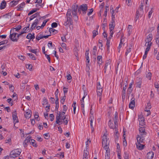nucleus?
I'll use <instances>...</instances> for the list:
<instances>
[{
    "label": "nucleus",
    "mask_w": 159,
    "mask_h": 159,
    "mask_svg": "<svg viewBox=\"0 0 159 159\" xmlns=\"http://www.w3.org/2000/svg\"><path fill=\"white\" fill-rule=\"evenodd\" d=\"M43 102V105L48 104V102L47 99L45 98H44Z\"/></svg>",
    "instance_id": "obj_44"
},
{
    "label": "nucleus",
    "mask_w": 159,
    "mask_h": 159,
    "mask_svg": "<svg viewBox=\"0 0 159 159\" xmlns=\"http://www.w3.org/2000/svg\"><path fill=\"white\" fill-rule=\"evenodd\" d=\"M20 155V152L19 149H16L12 151L10 153V156L11 157H16Z\"/></svg>",
    "instance_id": "obj_4"
},
{
    "label": "nucleus",
    "mask_w": 159,
    "mask_h": 159,
    "mask_svg": "<svg viewBox=\"0 0 159 159\" xmlns=\"http://www.w3.org/2000/svg\"><path fill=\"white\" fill-rule=\"evenodd\" d=\"M37 16H39V13L38 12H37L35 14L31 16L30 17V21L32 20L34 18L36 17Z\"/></svg>",
    "instance_id": "obj_21"
},
{
    "label": "nucleus",
    "mask_w": 159,
    "mask_h": 159,
    "mask_svg": "<svg viewBox=\"0 0 159 159\" xmlns=\"http://www.w3.org/2000/svg\"><path fill=\"white\" fill-rule=\"evenodd\" d=\"M144 140L143 137H140L139 135H137V142L136 143L137 148L139 150H142L144 147V145L140 143H143Z\"/></svg>",
    "instance_id": "obj_1"
},
{
    "label": "nucleus",
    "mask_w": 159,
    "mask_h": 159,
    "mask_svg": "<svg viewBox=\"0 0 159 159\" xmlns=\"http://www.w3.org/2000/svg\"><path fill=\"white\" fill-rule=\"evenodd\" d=\"M6 2L5 1H2L1 2L0 5V8L1 9H4L5 7H6Z\"/></svg>",
    "instance_id": "obj_20"
},
{
    "label": "nucleus",
    "mask_w": 159,
    "mask_h": 159,
    "mask_svg": "<svg viewBox=\"0 0 159 159\" xmlns=\"http://www.w3.org/2000/svg\"><path fill=\"white\" fill-rule=\"evenodd\" d=\"M66 96L64 95V96H63L62 99H61V102L62 103V104H63L64 103V102H65V99H66Z\"/></svg>",
    "instance_id": "obj_58"
},
{
    "label": "nucleus",
    "mask_w": 159,
    "mask_h": 159,
    "mask_svg": "<svg viewBox=\"0 0 159 159\" xmlns=\"http://www.w3.org/2000/svg\"><path fill=\"white\" fill-rule=\"evenodd\" d=\"M30 137H27L24 141L23 143V145L25 147H26L27 145V143L30 142Z\"/></svg>",
    "instance_id": "obj_16"
},
{
    "label": "nucleus",
    "mask_w": 159,
    "mask_h": 159,
    "mask_svg": "<svg viewBox=\"0 0 159 159\" xmlns=\"http://www.w3.org/2000/svg\"><path fill=\"white\" fill-rule=\"evenodd\" d=\"M29 142L30 143V144L33 147H37V145L36 143L35 140L34 139H30V142Z\"/></svg>",
    "instance_id": "obj_17"
},
{
    "label": "nucleus",
    "mask_w": 159,
    "mask_h": 159,
    "mask_svg": "<svg viewBox=\"0 0 159 159\" xmlns=\"http://www.w3.org/2000/svg\"><path fill=\"white\" fill-rule=\"evenodd\" d=\"M40 19H36L34 21V22L32 23L31 27L30 28V30H32L34 29H35V27L37 25L38 22L40 20Z\"/></svg>",
    "instance_id": "obj_12"
},
{
    "label": "nucleus",
    "mask_w": 159,
    "mask_h": 159,
    "mask_svg": "<svg viewBox=\"0 0 159 159\" xmlns=\"http://www.w3.org/2000/svg\"><path fill=\"white\" fill-rule=\"evenodd\" d=\"M39 10V8H34L32 9L28 14V15L30 16L33 14L34 13L37 11Z\"/></svg>",
    "instance_id": "obj_26"
},
{
    "label": "nucleus",
    "mask_w": 159,
    "mask_h": 159,
    "mask_svg": "<svg viewBox=\"0 0 159 159\" xmlns=\"http://www.w3.org/2000/svg\"><path fill=\"white\" fill-rule=\"evenodd\" d=\"M43 35L41 34H38L37 35L36 37V39L39 40L41 39H43Z\"/></svg>",
    "instance_id": "obj_34"
},
{
    "label": "nucleus",
    "mask_w": 159,
    "mask_h": 159,
    "mask_svg": "<svg viewBox=\"0 0 159 159\" xmlns=\"http://www.w3.org/2000/svg\"><path fill=\"white\" fill-rule=\"evenodd\" d=\"M46 57L48 59V62L50 63L51 62L50 57L49 55H47L46 54H45Z\"/></svg>",
    "instance_id": "obj_61"
},
{
    "label": "nucleus",
    "mask_w": 159,
    "mask_h": 159,
    "mask_svg": "<svg viewBox=\"0 0 159 159\" xmlns=\"http://www.w3.org/2000/svg\"><path fill=\"white\" fill-rule=\"evenodd\" d=\"M20 36V34H18L16 32H14L11 34V33L9 38L13 41H17Z\"/></svg>",
    "instance_id": "obj_3"
},
{
    "label": "nucleus",
    "mask_w": 159,
    "mask_h": 159,
    "mask_svg": "<svg viewBox=\"0 0 159 159\" xmlns=\"http://www.w3.org/2000/svg\"><path fill=\"white\" fill-rule=\"evenodd\" d=\"M78 8V5H74L72 6V11H77V9Z\"/></svg>",
    "instance_id": "obj_33"
},
{
    "label": "nucleus",
    "mask_w": 159,
    "mask_h": 159,
    "mask_svg": "<svg viewBox=\"0 0 159 159\" xmlns=\"http://www.w3.org/2000/svg\"><path fill=\"white\" fill-rule=\"evenodd\" d=\"M147 159H152L154 156V153L153 152H149L147 154Z\"/></svg>",
    "instance_id": "obj_14"
},
{
    "label": "nucleus",
    "mask_w": 159,
    "mask_h": 159,
    "mask_svg": "<svg viewBox=\"0 0 159 159\" xmlns=\"http://www.w3.org/2000/svg\"><path fill=\"white\" fill-rule=\"evenodd\" d=\"M32 66L31 64H27L26 65V68L29 69L30 71L32 70Z\"/></svg>",
    "instance_id": "obj_36"
},
{
    "label": "nucleus",
    "mask_w": 159,
    "mask_h": 159,
    "mask_svg": "<svg viewBox=\"0 0 159 159\" xmlns=\"http://www.w3.org/2000/svg\"><path fill=\"white\" fill-rule=\"evenodd\" d=\"M97 89H102V88L99 82L97 83Z\"/></svg>",
    "instance_id": "obj_45"
},
{
    "label": "nucleus",
    "mask_w": 159,
    "mask_h": 159,
    "mask_svg": "<svg viewBox=\"0 0 159 159\" xmlns=\"http://www.w3.org/2000/svg\"><path fill=\"white\" fill-rule=\"evenodd\" d=\"M153 12V8H152L151 10V11L149 12L148 17L149 18H150L151 17V15Z\"/></svg>",
    "instance_id": "obj_53"
},
{
    "label": "nucleus",
    "mask_w": 159,
    "mask_h": 159,
    "mask_svg": "<svg viewBox=\"0 0 159 159\" xmlns=\"http://www.w3.org/2000/svg\"><path fill=\"white\" fill-rule=\"evenodd\" d=\"M87 149H84V150L83 157H87L88 156L89 154V152L87 151Z\"/></svg>",
    "instance_id": "obj_28"
},
{
    "label": "nucleus",
    "mask_w": 159,
    "mask_h": 159,
    "mask_svg": "<svg viewBox=\"0 0 159 159\" xmlns=\"http://www.w3.org/2000/svg\"><path fill=\"white\" fill-rule=\"evenodd\" d=\"M102 145L104 146V148L105 149H107L108 148V145H109V141L107 139V137L106 136L104 135L102 141Z\"/></svg>",
    "instance_id": "obj_2"
},
{
    "label": "nucleus",
    "mask_w": 159,
    "mask_h": 159,
    "mask_svg": "<svg viewBox=\"0 0 159 159\" xmlns=\"http://www.w3.org/2000/svg\"><path fill=\"white\" fill-rule=\"evenodd\" d=\"M140 128L139 129V135L140 136V137H143L144 138V137L145 135H146L147 133L145 132V128L144 127H141V126H139Z\"/></svg>",
    "instance_id": "obj_7"
},
{
    "label": "nucleus",
    "mask_w": 159,
    "mask_h": 159,
    "mask_svg": "<svg viewBox=\"0 0 159 159\" xmlns=\"http://www.w3.org/2000/svg\"><path fill=\"white\" fill-rule=\"evenodd\" d=\"M139 81L137 83L136 87L140 88L141 84L142 82L140 80V79H139Z\"/></svg>",
    "instance_id": "obj_43"
},
{
    "label": "nucleus",
    "mask_w": 159,
    "mask_h": 159,
    "mask_svg": "<svg viewBox=\"0 0 159 159\" xmlns=\"http://www.w3.org/2000/svg\"><path fill=\"white\" fill-rule=\"evenodd\" d=\"M98 63L99 65H101L102 63V57L101 56H98L97 57Z\"/></svg>",
    "instance_id": "obj_19"
},
{
    "label": "nucleus",
    "mask_w": 159,
    "mask_h": 159,
    "mask_svg": "<svg viewBox=\"0 0 159 159\" xmlns=\"http://www.w3.org/2000/svg\"><path fill=\"white\" fill-rule=\"evenodd\" d=\"M126 90H122V98L123 100L125 99V95H126Z\"/></svg>",
    "instance_id": "obj_30"
},
{
    "label": "nucleus",
    "mask_w": 159,
    "mask_h": 159,
    "mask_svg": "<svg viewBox=\"0 0 159 159\" xmlns=\"http://www.w3.org/2000/svg\"><path fill=\"white\" fill-rule=\"evenodd\" d=\"M111 69L110 63L109 61L106 62L105 66L104 68V73H105L107 71H109Z\"/></svg>",
    "instance_id": "obj_8"
},
{
    "label": "nucleus",
    "mask_w": 159,
    "mask_h": 159,
    "mask_svg": "<svg viewBox=\"0 0 159 159\" xmlns=\"http://www.w3.org/2000/svg\"><path fill=\"white\" fill-rule=\"evenodd\" d=\"M27 39H32V34L31 33H29L26 36Z\"/></svg>",
    "instance_id": "obj_55"
},
{
    "label": "nucleus",
    "mask_w": 159,
    "mask_h": 159,
    "mask_svg": "<svg viewBox=\"0 0 159 159\" xmlns=\"http://www.w3.org/2000/svg\"><path fill=\"white\" fill-rule=\"evenodd\" d=\"M138 10L139 11H140V14H143V7H139V9Z\"/></svg>",
    "instance_id": "obj_62"
},
{
    "label": "nucleus",
    "mask_w": 159,
    "mask_h": 159,
    "mask_svg": "<svg viewBox=\"0 0 159 159\" xmlns=\"http://www.w3.org/2000/svg\"><path fill=\"white\" fill-rule=\"evenodd\" d=\"M152 39V34H149L147 38L146 39L145 41V42H151V41Z\"/></svg>",
    "instance_id": "obj_15"
},
{
    "label": "nucleus",
    "mask_w": 159,
    "mask_h": 159,
    "mask_svg": "<svg viewBox=\"0 0 159 159\" xmlns=\"http://www.w3.org/2000/svg\"><path fill=\"white\" fill-rule=\"evenodd\" d=\"M74 52L76 57L78 56V49L77 48H75L74 49Z\"/></svg>",
    "instance_id": "obj_54"
},
{
    "label": "nucleus",
    "mask_w": 159,
    "mask_h": 159,
    "mask_svg": "<svg viewBox=\"0 0 159 159\" xmlns=\"http://www.w3.org/2000/svg\"><path fill=\"white\" fill-rule=\"evenodd\" d=\"M5 143H8L10 144H11V139L10 138H8V139H6L5 141Z\"/></svg>",
    "instance_id": "obj_46"
},
{
    "label": "nucleus",
    "mask_w": 159,
    "mask_h": 159,
    "mask_svg": "<svg viewBox=\"0 0 159 159\" xmlns=\"http://www.w3.org/2000/svg\"><path fill=\"white\" fill-rule=\"evenodd\" d=\"M61 46L64 49L67 50L66 48V45L65 43H62L61 44Z\"/></svg>",
    "instance_id": "obj_60"
},
{
    "label": "nucleus",
    "mask_w": 159,
    "mask_h": 159,
    "mask_svg": "<svg viewBox=\"0 0 159 159\" xmlns=\"http://www.w3.org/2000/svg\"><path fill=\"white\" fill-rule=\"evenodd\" d=\"M57 26V24L56 22H53L51 26L52 27V28H56Z\"/></svg>",
    "instance_id": "obj_57"
},
{
    "label": "nucleus",
    "mask_w": 159,
    "mask_h": 159,
    "mask_svg": "<svg viewBox=\"0 0 159 159\" xmlns=\"http://www.w3.org/2000/svg\"><path fill=\"white\" fill-rule=\"evenodd\" d=\"M28 55L30 57V58L33 60H36V58L34 56L32 53H28Z\"/></svg>",
    "instance_id": "obj_31"
},
{
    "label": "nucleus",
    "mask_w": 159,
    "mask_h": 159,
    "mask_svg": "<svg viewBox=\"0 0 159 159\" xmlns=\"http://www.w3.org/2000/svg\"><path fill=\"white\" fill-rule=\"evenodd\" d=\"M59 113H58L56 117V124L60 125V123L62 122L60 120H61V117H62V114L60 112H59Z\"/></svg>",
    "instance_id": "obj_9"
},
{
    "label": "nucleus",
    "mask_w": 159,
    "mask_h": 159,
    "mask_svg": "<svg viewBox=\"0 0 159 159\" xmlns=\"http://www.w3.org/2000/svg\"><path fill=\"white\" fill-rule=\"evenodd\" d=\"M89 51H86V53H85V58L86 59V61L88 62V63H89Z\"/></svg>",
    "instance_id": "obj_27"
},
{
    "label": "nucleus",
    "mask_w": 159,
    "mask_h": 159,
    "mask_svg": "<svg viewBox=\"0 0 159 159\" xmlns=\"http://www.w3.org/2000/svg\"><path fill=\"white\" fill-rule=\"evenodd\" d=\"M88 9L87 6L86 4H84L81 5L78 8V11L80 13H81V11L83 12V14L84 15L86 14V11Z\"/></svg>",
    "instance_id": "obj_5"
},
{
    "label": "nucleus",
    "mask_w": 159,
    "mask_h": 159,
    "mask_svg": "<svg viewBox=\"0 0 159 159\" xmlns=\"http://www.w3.org/2000/svg\"><path fill=\"white\" fill-rule=\"evenodd\" d=\"M106 39L107 40L106 45H107V48H109L110 44V40L108 39Z\"/></svg>",
    "instance_id": "obj_59"
},
{
    "label": "nucleus",
    "mask_w": 159,
    "mask_h": 159,
    "mask_svg": "<svg viewBox=\"0 0 159 159\" xmlns=\"http://www.w3.org/2000/svg\"><path fill=\"white\" fill-rule=\"evenodd\" d=\"M49 31L51 33V32H52L53 34H56L58 33V31L57 30H55L54 29L52 28H50L49 29Z\"/></svg>",
    "instance_id": "obj_22"
},
{
    "label": "nucleus",
    "mask_w": 159,
    "mask_h": 159,
    "mask_svg": "<svg viewBox=\"0 0 159 159\" xmlns=\"http://www.w3.org/2000/svg\"><path fill=\"white\" fill-rule=\"evenodd\" d=\"M49 117L50 119V120L51 121H53L54 119V116L53 114H52L50 115Z\"/></svg>",
    "instance_id": "obj_47"
},
{
    "label": "nucleus",
    "mask_w": 159,
    "mask_h": 159,
    "mask_svg": "<svg viewBox=\"0 0 159 159\" xmlns=\"http://www.w3.org/2000/svg\"><path fill=\"white\" fill-rule=\"evenodd\" d=\"M152 76V74L150 72H148L147 74L146 75V77L149 80L151 79Z\"/></svg>",
    "instance_id": "obj_50"
},
{
    "label": "nucleus",
    "mask_w": 159,
    "mask_h": 159,
    "mask_svg": "<svg viewBox=\"0 0 159 159\" xmlns=\"http://www.w3.org/2000/svg\"><path fill=\"white\" fill-rule=\"evenodd\" d=\"M20 30V25H18L17 26V27L16 28H14L13 29H11V32L13 30L14 31V30L15 31H18L19 30Z\"/></svg>",
    "instance_id": "obj_32"
},
{
    "label": "nucleus",
    "mask_w": 159,
    "mask_h": 159,
    "mask_svg": "<svg viewBox=\"0 0 159 159\" xmlns=\"http://www.w3.org/2000/svg\"><path fill=\"white\" fill-rule=\"evenodd\" d=\"M71 10L70 9H68L66 15L67 18L69 17V18H71L72 16L71 15Z\"/></svg>",
    "instance_id": "obj_23"
},
{
    "label": "nucleus",
    "mask_w": 159,
    "mask_h": 159,
    "mask_svg": "<svg viewBox=\"0 0 159 159\" xmlns=\"http://www.w3.org/2000/svg\"><path fill=\"white\" fill-rule=\"evenodd\" d=\"M93 36L94 38L97 34H98V32L97 30H94L93 31Z\"/></svg>",
    "instance_id": "obj_40"
},
{
    "label": "nucleus",
    "mask_w": 159,
    "mask_h": 159,
    "mask_svg": "<svg viewBox=\"0 0 159 159\" xmlns=\"http://www.w3.org/2000/svg\"><path fill=\"white\" fill-rule=\"evenodd\" d=\"M12 117L13 122L14 123V127H16V129L17 128H18V127H16V123L19 122V120L17 116V113L16 111H15L14 112H12Z\"/></svg>",
    "instance_id": "obj_6"
},
{
    "label": "nucleus",
    "mask_w": 159,
    "mask_h": 159,
    "mask_svg": "<svg viewBox=\"0 0 159 159\" xmlns=\"http://www.w3.org/2000/svg\"><path fill=\"white\" fill-rule=\"evenodd\" d=\"M44 138L46 139H48L50 138V136L48 133H46L44 134Z\"/></svg>",
    "instance_id": "obj_56"
},
{
    "label": "nucleus",
    "mask_w": 159,
    "mask_h": 159,
    "mask_svg": "<svg viewBox=\"0 0 159 159\" xmlns=\"http://www.w3.org/2000/svg\"><path fill=\"white\" fill-rule=\"evenodd\" d=\"M38 51L39 50L38 49H31L30 52L32 53H34L36 55V53L38 52Z\"/></svg>",
    "instance_id": "obj_48"
},
{
    "label": "nucleus",
    "mask_w": 159,
    "mask_h": 159,
    "mask_svg": "<svg viewBox=\"0 0 159 159\" xmlns=\"http://www.w3.org/2000/svg\"><path fill=\"white\" fill-rule=\"evenodd\" d=\"M140 14V11L139 10H137L136 12V21L137 19L138 18Z\"/></svg>",
    "instance_id": "obj_52"
},
{
    "label": "nucleus",
    "mask_w": 159,
    "mask_h": 159,
    "mask_svg": "<svg viewBox=\"0 0 159 159\" xmlns=\"http://www.w3.org/2000/svg\"><path fill=\"white\" fill-rule=\"evenodd\" d=\"M19 0H14L10 2V5L11 7H14L18 3Z\"/></svg>",
    "instance_id": "obj_18"
},
{
    "label": "nucleus",
    "mask_w": 159,
    "mask_h": 159,
    "mask_svg": "<svg viewBox=\"0 0 159 159\" xmlns=\"http://www.w3.org/2000/svg\"><path fill=\"white\" fill-rule=\"evenodd\" d=\"M106 151V153L105 154V157H110V154L109 151H108V149H105Z\"/></svg>",
    "instance_id": "obj_49"
},
{
    "label": "nucleus",
    "mask_w": 159,
    "mask_h": 159,
    "mask_svg": "<svg viewBox=\"0 0 159 159\" xmlns=\"http://www.w3.org/2000/svg\"><path fill=\"white\" fill-rule=\"evenodd\" d=\"M49 20V19L44 20L41 25V27L43 28L46 25V23Z\"/></svg>",
    "instance_id": "obj_41"
},
{
    "label": "nucleus",
    "mask_w": 159,
    "mask_h": 159,
    "mask_svg": "<svg viewBox=\"0 0 159 159\" xmlns=\"http://www.w3.org/2000/svg\"><path fill=\"white\" fill-rule=\"evenodd\" d=\"M108 125H109V126L110 128L113 129V128H114L113 124V123H111V120H110L109 121Z\"/></svg>",
    "instance_id": "obj_35"
},
{
    "label": "nucleus",
    "mask_w": 159,
    "mask_h": 159,
    "mask_svg": "<svg viewBox=\"0 0 159 159\" xmlns=\"http://www.w3.org/2000/svg\"><path fill=\"white\" fill-rule=\"evenodd\" d=\"M76 104V102H73V103L72 105V107H73V111H74V114H75Z\"/></svg>",
    "instance_id": "obj_37"
},
{
    "label": "nucleus",
    "mask_w": 159,
    "mask_h": 159,
    "mask_svg": "<svg viewBox=\"0 0 159 159\" xmlns=\"http://www.w3.org/2000/svg\"><path fill=\"white\" fill-rule=\"evenodd\" d=\"M114 24L115 22H113V21H112L111 23L109 24V27L110 30H114L115 27Z\"/></svg>",
    "instance_id": "obj_24"
},
{
    "label": "nucleus",
    "mask_w": 159,
    "mask_h": 159,
    "mask_svg": "<svg viewBox=\"0 0 159 159\" xmlns=\"http://www.w3.org/2000/svg\"><path fill=\"white\" fill-rule=\"evenodd\" d=\"M133 90V88H128L127 90V94L129 98V96L130 94L132 92Z\"/></svg>",
    "instance_id": "obj_25"
},
{
    "label": "nucleus",
    "mask_w": 159,
    "mask_h": 159,
    "mask_svg": "<svg viewBox=\"0 0 159 159\" xmlns=\"http://www.w3.org/2000/svg\"><path fill=\"white\" fill-rule=\"evenodd\" d=\"M129 154L127 152H125L124 153V158L125 159H129Z\"/></svg>",
    "instance_id": "obj_51"
},
{
    "label": "nucleus",
    "mask_w": 159,
    "mask_h": 159,
    "mask_svg": "<svg viewBox=\"0 0 159 159\" xmlns=\"http://www.w3.org/2000/svg\"><path fill=\"white\" fill-rule=\"evenodd\" d=\"M73 24L72 20L71 18L69 17L67 18L66 21L64 23V25L65 26H67L68 25H71Z\"/></svg>",
    "instance_id": "obj_11"
},
{
    "label": "nucleus",
    "mask_w": 159,
    "mask_h": 159,
    "mask_svg": "<svg viewBox=\"0 0 159 159\" xmlns=\"http://www.w3.org/2000/svg\"><path fill=\"white\" fill-rule=\"evenodd\" d=\"M146 43L145 44V46H147V48H149V49H150L151 47L152 46V42H145Z\"/></svg>",
    "instance_id": "obj_29"
},
{
    "label": "nucleus",
    "mask_w": 159,
    "mask_h": 159,
    "mask_svg": "<svg viewBox=\"0 0 159 159\" xmlns=\"http://www.w3.org/2000/svg\"><path fill=\"white\" fill-rule=\"evenodd\" d=\"M28 28H29V27L24 28L23 30V31L20 32V35L23 34L24 33H26L27 31V29Z\"/></svg>",
    "instance_id": "obj_42"
},
{
    "label": "nucleus",
    "mask_w": 159,
    "mask_h": 159,
    "mask_svg": "<svg viewBox=\"0 0 159 159\" xmlns=\"http://www.w3.org/2000/svg\"><path fill=\"white\" fill-rule=\"evenodd\" d=\"M109 10L108 6H106L105 7V11L104 15L106 16H107V11Z\"/></svg>",
    "instance_id": "obj_39"
},
{
    "label": "nucleus",
    "mask_w": 159,
    "mask_h": 159,
    "mask_svg": "<svg viewBox=\"0 0 159 159\" xmlns=\"http://www.w3.org/2000/svg\"><path fill=\"white\" fill-rule=\"evenodd\" d=\"M135 98L131 99V101L129 104V108L133 109L135 106Z\"/></svg>",
    "instance_id": "obj_10"
},
{
    "label": "nucleus",
    "mask_w": 159,
    "mask_h": 159,
    "mask_svg": "<svg viewBox=\"0 0 159 159\" xmlns=\"http://www.w3.org/2000/svg\"><path fill=\"white\" fill-rule=\"evenodd\" d=\"M114 128L115 129V135L116 136V137L117 138L118 137V136L117 135V134L118 133V129H117V127L116 126L114 127Z\"/></svg>",
    "instance_id": "obj_38"
},
{
    "label": "nucleus",
    "mask_w": 159,
    "mask_h": 159,
    "mask_svg": "<svg viewBox=\"0 0 159 159\" xmlns=\"http://www.w3.org/2000/svg\"><path fill=\"white\" fill-rule=\"evenodd\" d=\"M139 122L143 121H144V117H143L142 116H140L139 117Z\"/></svg>",
    "instance_id": "obj_64"
},
{
    "label": "nucleus",
    "mask_w": 159,
    "mask_h": 159,
    "mask_svg": "<svg viewBox=\"0 0 159 159\" xmlns=\"http://www.w3.org/2000/svg\"><path fill=\"white\" fill-rule=\"evenodd\" d=\"M31 112L30 110H27V111L25 112L24 114L25 117L27 119H29L31 116Z\"/></svg>",
    "instance_id": "obj_13"
},
{
    "label": "nucleus",
    "mask_w": 159,
    "mask_h": 159,
    "mask_svg": "<svg viewBox=\"0 0 159 159\" xmlns=\"http://www.w3.org/2000/svg\"><path fill=\"white\" fill-rule=\"evenodd\" d=\"M104 2H102L101 3V4L100 5L99 7L101 8L100 11L101 12L102 10H103V9L104 6Z\"/></svg>",
    "instance_id": "obj_63"
}]
</instances>
